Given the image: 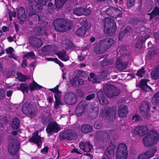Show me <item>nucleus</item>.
Wrapping results in <instances>:
<instances>
[{
  "label": "nucleus",
  "instance_id": "nucleus-1",
  "mask_svg": "<svg viewBox=\"0 0 159 159\" xmlns=\"http://www.w3.org/2000/svg\"><path fill=\"white\" fill-rule=\"evenodd\" d=\"M159 139L158 133L155 130H153L150 131L143 138V142L145 146L148 147L157 143Z\"/></svg>",
  "mask_w": 159,
  "mask_h": 159
},
{
  "label": "nucleus",
  "instance_id": "nucleus-2",
  "mask_svg": "<svg viewBox=\"0 0 159 159\" xmlns=\"http://www.w3.org/2000/svg\"><path fill=\"white\" fill-rule=\"evenodd\" d=\"M114 40H100L94 47L95 52L97 54H102L113 44Z\"/></svg>",
  "mask_w": 159,
  "mask_h": 159
},
{
  "label": "nucleus",
  "instance_id": "nucleus-3",
  "mask_svg": "<svg viewBox=\"0 0 159 159\" xmlns=\"http://www.w3.org/2000/svg\"><path fill=\"white\" fill-rule=\"evenodd\" d=\"M52 24L56 30L61 32L66 31L67 22L66 20L62 18H58L52 22Z\"/></svg>",
  "mask_w": 159,
  "mask_h": 159
},
{
  "label": "nucleus",
  "instance_id": "nucleus-4",
  "mask_svg": "<svg viewBox=\"0 0 159 159\" xmlns=\"http://www.w3.org/2000/svg\"><path fill=\"white\" fill-rule=\"evenodd\" d=\"M20 144L18 139H14L12 137H10L8 144V149L9 153L12 155L15 154L19 149Z\"/></svg>",
  "mask_w": 159,
  "mask_h": 159
},
{
  "label": "nucleus",
  "instance_id": "nucleus-5",
  "mask_svg": "<svg viewBox=\"0 0 159 159\" xmlns=\"http://www.w3.org/2000/svg\"><path fill=\"white\" fill-rule=\"evenodd\" d=\"M116 114V109L115 107L111 109L106 108L101 110L100 115L103 117H106L108 120H113L115 119Z\"/></svg>",
  "mask_w": 159,
  "mask_h": 159
},
{
  "label": "nucleus",
  "instance_id": "nucleus-6",
  "mask_svg": "<svg viewBox=\"0 0 159 159\" xmlns=\"http://www.w3.org/2000/svg\"><path fill=\"white\" fill-rule=\"evenodd\" d=\"M21 110L24 114L29 115L30 117L35 115L36 113L34 105L27 102L24 103Z\"/></svg>",
  "mask_w": 159,
  "mask_h": 159
},
{
  "label": "nucleus",
  "instance_id": "nucleus-7",
  "mask_svg": "<svg viewBox=\"0 0 159 159\" xmlns=\"http://www.w3.org/2000/svg\"><path fill=\"white\" fill-rule=\"evenodd\" d=\"M107 88L105 93L107 96L109 98H113L117 96L120 93L119 89L116 88L114 86L111 85H107Z\"/></svg>",
  "mask_w": 159,
  "mask_h": 159
},
{
  "label": "nucleus",
  "instance_id": "nucleus-8",
  "mask_svg": "<svg viewBox=\"0 0 159 159\" xmlns=\"http://www.w3.org/2000/svg\"><path fill=\"white\" fill-rule=\"evenodd\" d=\"M59 125L56 122L50 123L46 128L48 137L55 133H57L60 130Z\"/></svg>",
  "mask_w": 159,
  "mask_h": 159
},
{
  "label": "nucleus",
  "instance_id": "nucleus-9",
  "mask_svg": "<svg viewBox=\"0 0 159 159\" xmlns=\"http://www.w3.org/2000/svg\"><path fill=\"white\" fill-rule=\"evenodd\" d=\"M60 137L64 139L69 140H75L77 138L76 134L73 130L68 129L64 131L60 134Z\"/></svg>",
  "mask_w": 159,
  "mask_h": 159
},
{
  "label": "nucleus",
  "instance_id": "nucleus-10",
  "mask_svg": "<svg viewBox=\"0 0 159 159\" xmlns=\"http://www.w3.org/2000/svg\"><path fill=\"white\" fill-rule=\"evenodd\" d=\"M106 13L109 16L116 18L121 17L122 15L121 11L113 7H110L106 10Z\"/></svg>",
  "mask_w": 159,
  "mask_h": 159
},
{
  "label": "nucleus",
  "instance_id": "nucleus-11",
  "mask_svg": "<svg viewBox=\"0 0 159 159\" xmlns=\"http://www.w3.org/2000/svg\"><path fill=\"white\" fill-rule=\"evenodd\" d=\"M77 100V98L76 95L71 92L66 93L63 97L64 102L69 105H71L75 103Z\"/></svg>",
  "mask_w": 159,
  "mask_h": 159
},
{
  "label": "nucleus",
  "instance_id": "nucleus-12",
  "mask_svg": "<svg viewBox=\"0 0 159 159\" xmlns=\"http://www.w3.org/2000/svg\"><path fill=\"white\" fill-rule=\"evenodd\" d=\"M157 150L156 147L152 148L145 152L140 154L138 157V159H149L153 156Z\"/></svg>",
  "mask_w": 159,
  "mask_h": 159
},
{
  "label": "nucleus",
  "instance_id": "nucleus-13",
  "mask_svg": "<svg viewBox=\"0 0 159 159\" xmlns=\"http://www.w3.org/2000/svg\"><path fill=\"white\" fill-rule=\"evenodd\" d=\"M110 135L107 131H98L96 133L95 138L98 140L108 142L110 140Z\"/></svg>",
  "mask_w": 159,
  "mask_h": 159
},
{
  "label": "nucleus",
  "instance_id": "nucleus-14",
  "mask_svg": "<svg viewBox=\"0 0 159 159\" xmlns=\"http://www.w3.org/2000/svg\"><path fill=\"white\" fill-rule=\"evenodd\" d=\"M148 127L144 125L137 126L134 130V133L139 136L142 137L144 136L148 132Z\"/></svg>",
  "mask_w": 159,
  "mask_h": 159
},
{
  "label": "nucleus",
  "instance_id": "nucleus-15",
  "mask_svg": "<svg viewBox=\"0 0 159 159\" xmlns=\"http://www.w3.org/2000/svg\"><path fill=\"white\" fill-rule=\"evenodd\" d=\"M148 48H150V50L147 54V56L149 58L154 57L159 53L158 48L157 47H153L151 41L148 43Z\"/></svg>",
  "mask_w": 159,
  "mask_h": 159
},
{
  "label": "nucleus",
  "instance_id": "nucleus-16",
  "mask_svg": "<svg viewBox=\"0 0 159 159\" xmlns=\"http://www.w3.org/2000/svg\"><path fill=\"white\" fill-rule=\"evenodd\" d=\"M17 16L20 20V24H23L26 20V15L25 8L23 7H20L17 10Z\"/></svg>",
  "mask_w": 159,
  "mask_h": 159
},
{
  "label": "nucleus",
  "instance_id": "nucleus-17",
  "mask_svg": "<svg viewBox=\"0 0 159 159\" xmlns=\"http://www.w3.org/2000/svg\"><path fill=\"white\" fill-rule=\"evenodd\" d=\"M87 104L85 101H82L77 105L75 110V113L78 116H81L84 111Z\"/></svg>",
  "mask_w": 159,
  "mask_h": 159
},
{
  "label": "nucleus",
  "instance_id": "nucleus-18",
  "mask_svg": "<svg viewBox=\"0 0 159 159\" xmlns=\"http://www.w3.org/2000/svg\"><path fill=\"white\" fill-rule=\"evenodd\" d=\"M52 92L54 93V97L55 99V102H54V108L57 109L60 105L62 104L61 101V98L62 93L59 90Z\"/></svg>",
  "mask_w": 159,
  "mask_h": 159
},
{
  "label": "nucleus",
  "instance_id": "nucleus-19",
  "mask_svg": "<svg viewBox=\"0 0 159 159\" xmlns=\"http://www.w3.org/2000/svg\"><path fill=\"white\" fill-rule=\"evenodd\" d=\"M88 26V23L84 21L81 27L76 30V35L81 37L84 36L87 30Z\"/></svg>",
  "mask_w": 159,
  "mask_h": 159
},
{
  "label": "nucleus",
  "instance_id": "nucleus-20",
  "mask_svg": "<svg viewBox=\"0 0 159 159\" xmlns=\"http://www.w3.org/2000/svg\"><path fill=\"white\" fill-rule=\"evenodd\" d=\"M79 147L80 149L86 152H90L93 148V145L89 142H80Z\"/></svg>",
  "mask_w": 159,
  "mask_h": 159
},
{
  "label": "nucleus",
  "instance_id": "nucleus-21",
  "mask_svg": "<svg viewBox=\"0 0 159 159\" xmlns=\"http://www.w3.org/2000/svg\"><path fill=\"white\" fill-rule=\"evenodd\" d=\"M116 146L113 144L109 146L105 151V154L109 159H112L114 158L115 150Z\"/></svg>",
  "mask_w": 159,
  "mask_h": 159
},
{
  "label": "nucleus",
  "instance_id": "nucleus-22",
  "mask_svg": "<svg viewBox=\"0 0 159 159\" xmlns=\"http://www.w3.org/2000/svg\"><path fill=\"white\" fill-rule=\"evenodd\" d=\"M124 57V56L122 55H121V57L119 58L116 61V67L119 70H122L125 69L127 66L128 63L125 62H122L121 61L122 59H123Z\"/></svg>",
  "mask_w": 159,
  "mask_h": 159
},
{
  "label": "nucleus",
  "instance_id": "nucleus-23",
  "mask_svg": "<svg viewBox=\"0 0 159 159\" xmlns=\"http://www.w3.org/2000/svg\"><path fill=\"white\" fill-rule=\"evenodd\" d=\"M30 141L37 144V146L40 147L42 145V140L41 138L38 135V132H35L32 137L30 139Z\"/></svg>",
  "mask_w": 159,
  "mask_h": 159
},
{
  "label": "nucleus",
  "instance_id": "nucleus-24",
  "mask_svg": "<svg viewBox=\"0 0 159 159\" xmlns=\"http://www.w3.org/2000/svg\"><path fill=\"white\" fill-rule=\"evenodd\" d=\"M45 27L36 26L34 28L33 30L36 35H46L47 32L45 30Z\"/></svg>",
  "mask_w": 159,
  "mask_h": 159
},
{
  "label": "nucleus",
  "instance_id": "nucleus-25",
  "mask_svg": "<svg viewBox=\"0 0 159 159\" xmlns=\"http://www.w3.org/2000/svg\"><path fill=\"white\" fill-rule=\"evenodd\" d=\"M70 83L72 86H76L83 84L84 81L83 79L80 78L78 76H76L70 80Z\"/></svg>",
  "mask_w": 159,
  "mask_h": 159
},
{
  "label": "nucleus",
  "instance_id": "nucleus-26",
  "mask_svg": "<svg viewBox=\"0 0 159 159\" xmlns=\"http://www.w3.org/2000/svg\"><path fill=\"white\" fill-rule=\"evenodd\" d=\"M97 96L101 104L103 106H106L108 104V101L106 99L103 95V92L102 91L99 90L98 92Z\"/></svg>",
  "mask_w": 159,
  "mask_h": 159
},
{
  "label": "nucleus",
  "instance_id": "nucleus-27",
  "mask_svg": "<svg viewBox=\"0 0 159 159\" xmlns=\"http://www.w3.org/2000/svg\"><path fill=\"white\" fill-rule=\"evenodd\" d=\"M104 28H106L108 27L116 26V23L114 20L109 17H105L104 19Z\"/></svg>",
  "mask_w": 159,
  "mask_h": 159
},
{
  "label": "nucleus",
  "instance_id": "nucleus-28",
  "mask_svg": "<svg viewBox=\"0 0 159 159\" xmlns=\"http://www.w3.org/2000/svg\"><path fill=\"white\" fill-rule=\"evenodd\" d=\"M104 28H106L108 27L116 26V23L114 20L109 17H105L104 19Z\"/></svg>",
  "mask_w": 159,
  "mask_h": 159
},
{
  "label": "nucleus",
  "instance_id": "nucleus-29",
  "mask_svg": "<svg viewBox=\"0 0 159 159\" xmlns=\"http://www.w3.org/2000/svg\"><path fill=\"white\" fill-rule=\"evenodd\" d=\"M56 55L60 59L63 61H66L69 60V57L66 54L65 50L57 52Z\"/></svg>",
  "mask_w": 159,
  "mask_h": 159
},
{
  "label": "nucleus",
  "instance_id": "nucleus-30",
  "mask_svg": "<svg viewBox=\"0 0 159 159\" xmlns=\"http://www.w3.org/2000/svg\"><path fill=\"white\" fill-rule=\"evenodd\" d=\"M149 105L147 102H143L141 104L140 107V112L142 114H147L149 111Z\"/></svg>",
  "mask_w": 159,
  "mask_h": 159
},
{
  "label": "nucleus",
  "instance_id": "nucleus-31",
  "mask_svg": "<svg viewBox=\"0 0 159 159\" xmlns=\"http://www.w3.org/2000/svg\"><path fill=\"white\" fill-rule=\"evenodd\" d=\"M150 76L153 80H157L159 78V64L153 69L151 73Z\"/></svg>",
  "mask_w": 159,
  "mask_h": 159
},
{
  "label": "nucleus",
  "instance_id": "nucleus-32",
  "mask_svg": "<svg viewBox=\"0 0 159 159\" xmlns=\"http://www.w3.org/2000/svg\"><path fill=\"white\" fill-rule=\"evenodd\" d=\"M128 113L127 108L125 105H122L119 108L118 114L121 117H125Z\"/></svg>",
  "mask_w": 159,
  "mask_h": 159
},
{
  "label": "nucleus",
  "instance_id": "nucleus-33",
  "mask_svg": "<svg viewBox=\"0 0 159 159\" xmlns=\"http://www.w3.org/2000/svg\"><path fill=\"white\" fill-rule=\"evenodd\" d=\"M116 26L112 27H107L106 28H104V32L107 35H114L116 31Z\"/></svg>",
  "mask_w": 159,
  "mask_h": 159
},
{
  "label": "nucleus",
  "instance_id": "nucleus-34",
  "mask_svg": "<svg viewBox=\"0 0 159 159\" xmlns=\"http://www.w3.org/2000/svg\"><path fill=\"white\" fill-rule=\"evenodd\" d=\"M29 88V86L27 84L21 83L19 84L17 89L18 90L21 91L24 93L25 92H28Z\"/></svg>",
  "mask_w": 159,
  "mask_h": 159
},
{
  "label": "nucleus",
  "instance_id": "nucleus-35",
  "mask_svg": "<svg viewBox=\"0 0 159 159\" xmlns=\"http://www.w3.org/2000/svg\"><path fill=\"white\" fill-rule=\"evenodd\" d=\"M16 75L17 77L16 78L21 82H25L30 79L29 76L24 75L20 72H17Z\"/></svg>",
  "mask_w": 159,
  "mask_h": 159
},
{
  "label": "nucleus",
  "instance_id": "nucleus-36",
  "mask_svg": "<svg viewBox=\"0 0 159 159\" xmlns=\"http://www.w3.org/2000/svg\"><path fill=\"white\" fill-rule=\"evenodd\" d=\"M81 130L82 132L87 133L92 131V127L89 125H84L82 126Z\"/></svg>",
  "mask_w": 159,
  "mask_h": 159
},
{
  "label": "nucleus",
  "instance_id": "nucleus-37",
  "mask_svg": "<svg viewBox=\"0 0 159 159\" xmlns=\"http://www.w3.org/2000/svg\"><path fill=\"white\" fill-rule=\"evenodd\" d=\"M51 51L50 47L49 45H47L43 46L41 50L39 51V53L40 54L47 55Z\"/></svg>",
  "mask_w": 159,
  "mask_h": 159
},
{
  "label": "nucleus",
  "instance_id": "nucleus-38",
  "mask_svg": "<svg viewBox=\"0 0 159 159\" xmlns=\"http://www.w3.org/2000/svg\"><path fill=\"white\" fill-rule=\"evenodd\" d=\"M116 159H126L128 157L127 152H116Z\"/></svg>",
  "mask_w": 159,
  "mask_h": 159
},
{
  "label": "nucleus",
  "instance_id": "nucleus-39",
  "mask_svg": "<svg viewBox=\"0 0 159 159\" xmlns=\"http://www.w3.org/2000/svg\"><path fill=\"white\" fill-rule=\"evenodd\" d=\"M29 86L30 90L32 91L39 89L41 88V86L39 85L34 80L30 83Z\"/></svg>",
  "mask_w": 159,
  "mask_h": 159
},
{
  "label": "nucleus",
  "instance_id": "nucleus-40",
  "mask_svg": "<svg viewBox=\"0 0 159 159\" xmlns=\"http://www.w3.org/2000/svg\"><path fill=\"white\" fill-rule=\"evenodd\" d=\"M127 152V146L124 143L119 144L117 148L116 152Z\"/></svg>",
  "mask_w": 159,
  "mask_h": 159
},
{
  "label": "nucleus",
  "instance_id": "nucleus-41",
  "mask_svg": "<svg viewBox=\"0 0 159 159\" xmlns=\"http://www.w3.org/2000/svg\"><path fill=\"white\" fill-rule=\"evenodd\" d=\"M153 104L157 105L159 103V92H157L153 96L151 99Z\"/></svg>",
  "mask_w": 159,
  "mask_h": 159
},
{
  "label": "nucleus",
  "instance_id": "nucleus-42",
  "mask_svg": "<svg viewBox=\"0 0 159 159\" xmlns=\"http://www.w3.org/2000/svg\"><path fill=\"white\" fill-rule=\"evenodd\" d=\"M20 121L18 117L13 118L11 124V127L14 129H16L19 128Z\"/></svg>",
  "mask_w": 159,
  "mask_h": 159
},
{
  "label": "nucleus",
  "instance_id": "nucleus-43",
  "mask_svg": "<svg viewBox=\"0 0 159 159\" xmlns=\"http://www.w3.org/2000/svg\"><path fill=\"white\" fill-rule=\"evenodd\" d=\"M97 77L98 75L95 76L94 74L91 73L89 74V77L88 78V80L93 83H99L100 82V81Z\"/></svg>",
  "mask_w": 159,
  "mask_h": 159
},
{
  "label": "nucleus",
  "instance_id": "nucleus-44",
  "mask_svg": "<svg viewBox=\"0 0 159 159\" xmlns=\"http://www.w3.org/2000/svg\"><path fill=\"white\" fill-rule=\"evenodd\" d=\"M67 0H55V5L57 8H61Z\"/></svg>",
  "mask_w": 159,
  "mask_h": 159
},
{
  "label": "nucleus",
  "instance_id": "nucleus-45",
  "mask_svg": "<svg viewBox=\"0 0 159 159\" xmlns=\"http://www.w3.org/2000/svg\"><path fill=\"white\" fill-rule=\"evenodd\" d=\"M128 31V30L126 28L121 31L118 35L119 40H121L123 38L126 37Z\"/></svg>",
  "mask_w": 159,
  "mask_h": 159
},
{
  "label": "nucleus",
  "instance_id": "nucleus-46",
  "mask_svg": "<svg viewBox=\"0 0 159 159\" xmlns=\"http://www.w3.org/2000/svg\"><path fill=\"white\" fill-rule=\"evenodd\" d=\"M90 116L92 118H95L98 115V108L97 107H93V109H92Z\"/></svg>",
  "mask_w": 159,
  "mask_h": 159
},
{
  "label": "nucleus",
  "instance_id": "nucleus-47",
  "mask_svg": "<svg viewBox=\"0 0 159 159\" xmlns=\"http://www.w3.org/2000/svg\"><path fill=\"white\" fill-rule=\"evenodd\" d=\"M33 9L32 11L36 13H38L42 11L43 10V7L40 4L37 2L36 5L34 6Z\"/></svg>",
  "mask_w": 159,
  "mask_h": 159
},
{
  "label": "nucleus",
  "instance_id": "nucleus-48",
  "mask_svg": "<svg viewBox=\"0 0 159 159\" xmlns=\"http://www.w3.org/2000/svg\"><path fill=\"white\" fill-rule=\"evenodd\" d=\"M37 2L35 0H29V4L28 6V8L31 11L33 10L34 6L36 4Z\"/></svg>",
  "mask_w": 159,
  "mask_h": 159
},
{
  "label": "nucleus",
  "instance_id": "nucleus-49",
  "mask_svg": "<svg viewBox=\"0 0 159 159\" xmlns=\"http://www.w3.org/2000/svg\"><path fill=\"white\" fill-rule=\"evenodd\" d=\"M30 43H34V44L32 45L33 46L39 48L43 45L42 40H31Z\"/></svg>",
  "mask_w": 159,
  "mask_h": 159
},
{
  "label": "nucleus",
  "instance_id": "nucleus-50",
  "mask_svg": "<svg viewBox=\"0 0 159 159\" xmlns=\"http://www.w3.org/2000/svg\"><path fill=\"white\" fill-rule=\"evenodd\" d=\"M107 75V72L104 70H102L100 73L98 74V79L99 80H102L106 78Z\"/></svg>",
  "mask_w": 159,
  "mask_h": 159
},
{
  "label": "nucleus",
  "instance_id": "nucleus-51",
  "mask_svg": "<svg viewBox=\"0 0 159 159\" xmlns=\"http://www.w3.org/2000/svg\"><path fill=\"white\" fill-rule=\"evenodd\" d=\"M82 7H76L74 9L73 13L78 16L82 15Z\"/></svg>",
  "mask_w": 159,
  "mask_h": 159
},
{
  "label": "nucleus",
  "instance_id": "nucleus-52",
  "mask_svg": "<svg viewBox=\"0 0 159 159\" xmlns=\"http://www.w3.org/2000/svg\"><path fill=\"white\" fill-rule=\"evenodd\" d=\"M113 62V61L109 59H104L101 62V64L103 66H106L108 64H111Z\"/></svg>",
  "mask_w": 159,
  "mask_h": 159
},
{
  "label": "nucleus",
  "instance_id": "nucleus-53",
  "mask_svg": "<svg viewBox=\"0 0 159 159\" xmlns=\"http://www.w3.org/2000/svg\"><path fill=\"white\" fill-rule=\"evenodd\" d=\"M35 57V54L34 52H33L27 53L24 56V57L27 58H30L32 59H34Z\"/></svg>",
  "mask_w": 159,
  "mask_h": 159
},
{
  "label": "nucleus",
  "instance_id": "nucleus-54",
  "mask_svg": "<svg viewBox=\"0 0 159 159\" xmlns=\"http://www.w3.org/2000/svg\"><path fill=\"white\" fill-rule=\"evenodd\" d=\"M102 126V124L101 122L99 120L96 121L94 124V128L97 129H99L101 128Z\"/></svg>",
  "mask_w": 159,
  "mask_h": 159
},
{
  "label": "nucleus",
  "instance_id": "nucleus-55",
  "mask_svg": "<svg viewBox=\"0 0 159 159\" xmlns=\"http://www.w3.org/2000/svg\"><path fill=\"white\" fill-rule=\"evenodd\" d=\"M13 72L12 70H6L4 72L3 74L6 77L8 78L12 75Z\"/></svg>",
  "mask_w": 159,
  "mask_h": 159
},
{
  "label": "nucleus",
  "instance_id": "nucleus-56",
  "mask_svg": "<svg viewBox=\"0 0 159 159\" xmlns=\"http://www.w3.org/2000/svg\"><path fill=\"white\" fill-rule=\"evenodd\" d=\"M149 81V80L147 79H142L140 81V82L139 84V87L141 88L145 86L148 85L147 83Z\"/></svg>",
  "mask_w": 159,
  "mask_h": 159
},
{
  "label": "nucleus",
  "instance_id": "nucleus-57",
  "mask_svg": "<svg viewBox=\"0 0 159 159\" xmlns=\"http://www.w3.org/2000/svg\"><path fill=\"white\" fill-rule=\"evenodd\" d=\"M67 42L66 44L67 49L71 48L72 49H74L75 48V46L70 40H67Z\"/></svg>",
  "mask_w": 159,
  "mask_h": 159
},
{
  "label": "nucleus",
  "instance_id": "nucleus-58",
  "mask_svg": "<svg viewBox=\"0 0 159 159\" xmlns=\"http://www.w3.org/2000/svg\"><path fill=\"white\" fill-rule=\"evenodd\" d=\"M82 14L85 16L89 15L91 12V11L87 8H82Z\"/></svg>",
  "mask_w": 159,
  "mask_h": 159
},
{
  "label": "nucleus",
  "instance_id": "nucleus-59",
  "mask_svg": "<svg viewBox=\"0 0 159 159\" xmlns=\"http://www.w3.org/2000/svg\"><path fill=\"white\" fill-rule=\"evenodd\" d=\"M135 0H127V5L128 8H130L134 6Z\"/></svg>",
  "mask_w": 159,
  "mask_h": 159
},
{
  "label": "nucleus",
  "instance_id": "nucleus-60",
  "mask_svg": "<svg viewBox=\"0 0 159 159\" xmlns=\"http://www.w3.org/2000/svg\"><path fill=\"white\" fill-rule=\"evenodd\" d=\"M152 13L155 16H159V7H155L152 11Z\"/></svg>",
  "mask_w": 159,
  "mask_h": 159
},
{
  "label": "nucleus",
  "instance_id": "nucleus-61",
  "mask_svg": "<svg viewBox=\"0 0 159 159\" xmlns=\"http://www.w3.org/2000/svg\"><path fill=\"white\" fill-rule=\"evenodd\" d=\"M145 41V40H138L136 44V47L138 48H141Z\"/></svg>",
  "mask_w": 159,
  "mask_h": 159
},
{
  "label": "nucleus",
  "instance_id": "nucleus-62",
  "mask_svg": "<svg viewBox=\"0 0 159 159\" xmlns=\"http://www.w3.org/2000/svg\"><path fill=\"white\" fill-rule=\"evenodd\" d=\"M144 73V68H142L141 69L138 70L136 75L139 77H142L143 76V75Z\"/></svg>",
  "mask_w": 159,
  "mask_h": 159
},
{
  "label": "nucleus",
  "instance_id": "nucleus-63",
  "mask_svg": "<svg viewBox=\"0 0 159 159\" xmlns=\"http://www.w3.org/2000/svg\"><path fill=\"white\" fill-rule=\"evenodd\" d=\"M34 15V17L36 18V20H38L39 22L40 21V17L37 14H35L34 12H31L29 14V16H31Z\"/></svg>",
  "mask_w": 159,
  "mask_h": 159
},
{
  "label": "nucleus",
  "instance_id": "nucleus-64",
  "mask_svg": "<svg viewBox=\"0 0 159 159\" xmlns=\"http://www.w3.org/2000/svg\"><path fill=\"white\" fill-rule=\"evenodd\" d=\"M141 88L145 92H148L150 90H152V88L148 85H145V86H143Z\"/></svg>",
  "mask_w": 159,
  "mask_h": 159
}]
</instances>
